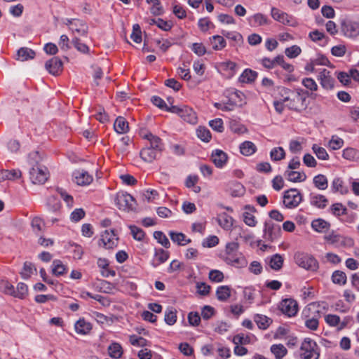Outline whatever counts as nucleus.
I'll return each mask as SVG.
<instances>
[{"label":"nucleus","mask_w":359,"mask_h":359,"mask_svg":"<svg viewBox=\"0 0 359 359\" xmlns=\"http://www.w3.org/2000/svg\"><path fill=\"white\" fill-rule=\"evenodd\" d=\"M115 202L119 210L130 211L135 209L134 198L126 192L117 193Z\"/></svg>","instance_id":"423d86ee"},{"label":"nucleus","mask_w":359,"mask_h":359,"mask_svg":"<svg viewBox=\"0 0 359 359\" xmlns=\"http://www.w3.org/2000/svg\"><path fill=\"white\" fill-rule=\"evenodd\" d=\"M271 15L275 20L283 25H287L290 26L294 25V20L292 16L289 15L286 13H284L276 8H272Z\"/></svg>","instance_id":"2eb2a0df"},{"label":"nucleus","mask_w":359,"mask_h":359,"mask_svg":"<svg viewBox=\"0 0 359 359\" xmlns=\"http://www.w3.org/2000/svg\"><path fill=\"white\" fill-rule=\"evenodd\" d=\"M302 201L301 193L296 189H291L285 191L283 204L287 208H294Z\"/></svg>","instance_id":"9d476101"},{"label":"nucleus","mask_w":359,"mask_h":359,"mask_svg":"<svg viewBox=\"0 0 359 359\" xmlns=\"http://www.w3.org/2000/svg\"><path fill=\"white\" fill-rule=\"evenodd\" d=\"M231 288L228 285H221L217 288L216 297L220 302H226L231 297Z\"/></svg>","instance_id":"cd10ccee"},{"label":"nucleus","mask_w":359,"mask_h":359,"mask_svg":"<svg viewBox=\"0 0 359 359\" xmlns=\"http://www.w3.org/2000/svg\"><path fill=\"white\" fill-rule=\"evenodd\" d=\"M321 86L326 90H331L334 86V79L332 77L330 72L326 69H322L318 76Z\"/></svg>","instance_id":"4468645a"},{"label":"nucleus","mask_w":359,"mask_h":359,"mask_svg":"<svg viewBox=\"0 0 359 359\" xmlns=\"http://www.w3.org/2000/svg\"><path fill=\"white\" fill-rule=\"evenodd\" d=\"M300 355L303 359H318L320 353L317 344L309 338H306L301 345Z\"/></svg>","instance_id":"7ed1b4c3"},{"label":"nucleus","mask_w":359,"mask_h":359,"mask_svg":"<svg viewBox=\"0 0 359 359\" xmlns=\"http://www.w3.org/2000/svg\"><path fill=\"white\" fill-rule=\"evenodd\" d=\"M331 211L334 215L339 217L341 215H346L347 209L341 203H337L332 205Z\"/></svg>","instance_id":"4d7b16f0"},{"label":"nucleus","mask_w":359,"mask_h":359,"mask_svg":"<svg viewBox=\"0 0 359 359\" xmlns=\"http://www.w3.org/2000/svg\"><path fill=\"white\" fill-rule=\"evenodd\" d=\"M52 272L54 275L58 276L66 273V267L59 259H55L52 264Z\"/></svg>","instance_id":"09e8293b"},{"label":"nucleus","mask_w":359,"mask_h":359,"mask_svg":"<svg viewBox=\"0 0 359 359\" xmlns=\"http://www.w3.org/2000/svg\"><path fill=\"white\" fill-rule=\"evenodd\" d=\"M302 50L299 46L293 45L287 48L285 50V55L290 58H295L300 55Z\"/></svg>","instance_id":"680f3d73"},{"label":"nucleus","mask_w":359,"mask_h":359,"mask_svg":"<svg viewBox=\"0 0 359 359\" xmlns=\"http://www.w3.org/2000/svg\"><path fill=\"white\" fill-rule=\"evenodd\" d=\"M312 149L318 158L324 161L329 158V155L325 148L314 144L312 147Z\"/></svg>","instance_id":"5fc2aeb1"},{"label":"nucleus","mask_w":359,"mask_h":359,"mask_svg":"<svg viewBox=\"0 0 359 359\" xmlns=\"http://www.w3.org/2000/svg\"><path fill=\"white\" fill-rule=\"evenodd\" d=\"M176 310L173 308L168 309L165 312V321L169 325H172L177 320Z\"/></svg>","instance_id":"3c124183"},{"label":"nucleus","mask_w":359,"mask_h":359,"mask_svg":"<svg viewBox=\"0 0 359 359\" xmlns=\"http://www.w3.org/2000/svg\"><path fill=\"white\" fill-rule=\"evenodd\" d=\"M74 327L78 334L84 335L90 332V323H86L84 319H79L75 323Z\"/></svg>","instance_id":"79ce46f5"},{"label":"nucleus","mask_w":359,"mask_h":359,"mask_svg":"<svg viewBox=\"0 0 359 359\" xmlns=\"http://www.w3.org/2000/svg\"><path fill=\"white\" fill-rule=\"evenodd\" d=\"M313 184L316 188L320 190H325L327 188L328 182L324 175L319 174L314 177Z\"/></svg>","instance_id":"a18cd8bd"},{"label":"nucleus","mask_w":359,"mask_h":359,"mask_svg":"<svg viewBox=\"0 0 359 359\" xmlns=\"http://www.w3.org/2000/svg\"><path fill=\"white\" fill-rule=\"evenodd\" d=\"M212 48L215 50H222L226 45V41L223 36L219 35L212 36L209 39Z\"/></svg>","instance_id":"2f4dec72"},{"label":"nucleus","mask_w":359,"mask_h":359,"mask_svg":"<svg viewBox=\"0 0 359 359\" xmlns=\"http://www.w3.org/2000/svg\"><path fill=\"white\" fill-rule=\"evenodd\" d=\"M169 258V252L163 249H156L155 251L154 258L152 262V265L154 267L159 266L164 263Z\"/></svg>","instance_id":"393cba45"},{"label":"nucleus","mask_w":359,"mask_h":359,"mask_svg":"<svg viewBox=\"0 0 359 359\" xmlns=\"http://www.w3.org/2000/svg\"><path fill=\"white\" fill-rule=\"evenodd\" d=\"M169 235L170 236L171 240L173 242L177 243L178 245H185L186 244L191 243V239H187L186 236L182 233H176L174 231H170L169 233Z\"/></svg>","instance_id":"4c0bfd02"},{"label":"nucleus","mask_w":359,"mask_h":359,"mask_svg":"<svg viewBox=\"0 0 359 359\" xmlns=\"http://www.w3.org/2000/svg\"><path fill=\"white\" fill-rule=\"evenodd\" d=\"M281 229L279 225L274 224L271 220L266 221L264 228V238L266 241H273L280 236Z\"/></svg>","instance_id":"9b49d317"},{"label":"nucleus","mask_w":359,"mask_h":359,"mask_svg":"<svg viewBox=\"0 0 359 359\" xmlns=\"http://www.w3.org/2000/svg\"><path fill=\"white\" fill-rule=\"evenodd\" d=\"M239 243L236 241L229 242L226 244L224 262L232 266L237 268L245 267L247 265V260L244 256L238 252Z\"/></svg>","instance_id":"f257e3e1"},{"label":"nucleus","mask_w":359,"mask_h":359,"mask_svg":"<svg viewBox=\"0 0 359 359\" xmlns=\"http://www.w3.org/2000/svg\"><path fill=\"white\" fill-rule=\"evenodd\" d=\"M271 159L273 161H278L285 158V152L283 147H274L270 151Z\"/></svg>","instance_id":"49530a36"},{"label":"nucleus","mask_w":359,"mask_h":359,"mask_svg":"<svg viewBox=\"0 0 359 359\" xmlns=\"http://www.w3.org/2000/svg\"><path fill=\"white\" fill-rule=\"evenodd\" d=\"M303 315L307 318L305 320V326L311 330H316L318 327L320 311H318V304L311 303L309 304L303 311Z\"/></svg>","instance_id":"f03ea898"},{"label":"nucleus","mask_w":359,"mask_h":359,"mask_svg":"<svg viewBox=\"0 0 359 359\" xmlns=\"http://www.w3.org/2000/svg\"><path fill=\"white\" fill-rule=\"evenodd\" d=\"M154 236L163 247L166 248L170 247V241L163 232L155 231L154 233Z\"/></svg>","instance_id":"052dcab7"},{"label":"nucleus","mask_w":359,"mask_h":359,"mask_svg":"<svg viewBox=\"0 0 359 359\" xmlns=\"http://www.w3.org/2000/svg\"><path fill=\"white\" fill-rule=\"evenodd\" d=\"M211 158L217 168H222L226 165L228 156L224 151L216 149L212 151Z\"/></svg>","instance_id":"a211bd4d"},{"label":"nucleus","mask_w":359,"mask_h":359,"mask_svg":"<svg viewBox=\"0 0 359 359\" xmlns=\"http://www.w3.org/2000/svg\"><path fill=\"white\" fill-rule=\"evenodd\" d=\"M341 31L348 38H354L359 34L357 25L352 22H343L341 24Z\"/></svg>","instance_id":"412c9836"},{"label":"nucleus","mask_w":359,"mask_h":359,"mask_svg":"<svg viewBox=\"0 0 359 359\" xmlns=\"http://www.w3.org/2000/svg\"><path fill=\"white\" fill-rule=\"evenodd\" d=\"M35 56V52L27 47L20 48L17 53V60L26 61L33 59Z\"/></svg>","instance_id":"7c9ffc66"},{"label":"nucleus","mask_w":359,"mask_h":359,"mask_svg":"<svg viewBox=\"0 0 359 359\" xmlns=\"http://www.w3.org/2000/svg\"><path fill=\"white\" fill-rule=\"evenodd\" d=\"M252 26H262L269 23L268 18L262 13H256L249 18Z\"/></svg>","instance_id":"c9c22d12"},{"label":"nucleus","mask_w":359,"mask_h":359,"mask_svg":"<svg viewBox=\"0 0 359 359\" xmlns=\"http://www.w3.org/2000/svg\"><path fill=\"white\" fill-rule=\"evenodd\" d=\"M257 73L249 69H246L240 76L238 80L241 83H250L255 80Z\"/></svg>","instance_id":"a19ab883"},{"label":"nucleus","mask_w":359,"mask_h":359,"mask_svg":"<svg viewBox=\"0 0 359 359\" xmlns=\"http://www.w3.org/2000/svg\"><path fill=\"white\" fill-rule=\"evenodd\" d=\"M29 176L33 184H43L48 179L49 172L45 165L34 166L30 168Z\"/></svg>","instance_id":"6e6552de"},{"label":"nucleus","mask_w":359,"mask_h":359,"mask_svg":"<svg viewBox=\"0 0 359 359\" xmlns=\"http://www.w3.org/2000/svg\"><path fill=\"white\" fill-rule=\"evenodd\" d=\"M3 292L18 299H25L28 294V287L24 283H19L16 289L8 281H2Z\"/></svg>","instance_id":"20e7f679"},{"label":"nucleus","mask_w":359,"mask_h":359,"mask_svg":"<svg viewBox=\"0 0 359 359\" xmlns=\"http://www.w3.org/2000/svg\"><path fill=\"white\" fill-rule=\"evenodd\" d=\"M287 180L292 182H302L306 180V175L304 172L286 170L284 173Z\"/></svg>","instance_id":"a878e982"},{"label":"nucleus","mask_w":359,"mask_h":359,"mask_svg":"<svg viewBox=\"0 0 359 359\" xmlns=\"http://www.w3.org/2000/svg\"><path fill=\"white\" fill-rule=\"evenodd\" d=\"M88 25L80 20H72L69 21V29L79 34L86 35L88 33Z\"/></svg>","instance_id":"5701e85b"},{"label":"nucleus","mask_w":359,"mask_h":359,"mask_svg":"<svg viewBox=\"0 0 359 359\" xmlns=\"http://www.w3.org/2000/svg\"><path fill=\"white\" fill-rule=\"evenodd\" d=\"M311 227L317 232L323 233L330 229V224L323 219H317L311 222Z\"/></svg>","instance_id":"c756f323"},{"label":"nucleus","mask_w":359,"mask_h":359,"mask_svg":"<svg viewBox=\"0 0 359 359\" xmlns=\"http://www.w3.org/2000/svg\"><path fill=\"white\" fill-rule=\"evenodd\" d=\"M170 112L178 114L184 121L195 124L197 123V116L194 110L187 106H171Z\"/></svg>","instance_id":"0eeeda50"},{"label":"nucleus","mask_w":359,"mask_h":359,"mask_svg":"<svg viewBox=\"0 0 359 359\" xmlns=\"http://www.w3.org/2000/svg\"><path fill=\"white\" fill-rule=\"evenodd\" d=\"M196 134L198 137L203 142H208L211 139L210 132L205 127H198L196 130Z\"/></svg>","instance_id":"603ef678"},{"label":"nucleus","mask_w":359,"mask_h":359,"mask_svg":"<svg viewBox=\"0 0 359 359\" xmlns=\"http://www.w3.org/2000/svg\"><path fill=\"white\" fill-rule=\"evenodd\" d=\"M72 177L74 178V181L78 184V185H87L90 182H88L90 175L87 171H85L83 170H75L73 174Z\"/></svg>","instance_id":"4be33fe9"},{"label":"nucleus","mask_w":359,"mask_h":359,"mask_svg":"<svg viewBox=\"0 0 359 359\" xmlns=\"http://www.w3.org/2000/svg\"><path fill=\"white\" fill-rule=\"evenodd\" d=\"M22 172L20 170L14 169L11 170H3L0 172V182L5 180H15L21 177Z\"/></svg>","instance_id":"b1692460"},{"label":"nucleus","mask_w":359,"mask_h":359,"mask_svg":"<svg viewBox=\"0 0 359 359\" xmlns=\"http://www.w3.org/2000/svg\"><path fill=\"white\" fill-rule=\"evenodd\" d=\"M280 310L288 317L294 316L298 311V304L293 299H285L280 304Z\"/></svg>","instance_id":"ddd939ff"},{"label":"nucleus","mask_w":359,"mask_h":359,"mask_svg":"<svg viewBox=\"0 0 359 359\" xmlns=\"http://www.w3.org/2000/svg\"><path fill=\"white\" fill-rule=\"evenodd\" d=\"M161 153L156 149L147 146L140 151L142 159L146 162L151 163L161 156Z\"/></svg>","instance_id":"aec40b11"},{"label":"nucleus","mask_w":359,"mask_h":359,"mask_svg":"<svg viewBox=\"0 0 359 359\" xmlns=\"http://www.w3.org/2000/svg\"><path fill=\"white\" fill-rule=\"evenodd\" d=\"M118 237L114 229L105 230L100 236L99 245L106 249H112L117 246Z\"/></svg>","instance_id":"1a4fd4ad"},{"label":"nucleus","mask_w":359,"mask_h":359,"mask_svg":"<svg viewBox=\"0 0 359 359\" xmlns=\"http://www.w3.org/2000/svg\"><path fill=\"white\" fill-rule=\"evenodd\" d=\"M271 351L276 359H282L287 353V348L281 344L272 345Z\"/></svg>","instance_id":"ea45409f"},{"label":"nucleus","mask_w":359,"mask_h":359,"mask_svg":"<svg viewBox=\"0 0 359 359\" xmlns=\"http://www.w3.org/2000/svg\"><path fill=\"white\" fill-rule=\"evenodd\" d=\"M233 218L226 213H222L218 217V223L221 227L229 229L233 225Z\"/></svg>","instance_id":"c03bdc74"},{"label":"nucleus","mask_w":359,"mask_h":359,"mask_svg":"<svg viewBox=\"0 0 359 359\" xmlns=\"http://www.w3.org/2000/svg\"><path fill=\"white\" fill-rule=\"evenodd\" d=\"M254 320L257 323L258 327L262 330H266L272 323V320L270 318L261 314L255 315Z\"/></svg>","instance_id":"72a5a7b5"},{"label":"nucleus","mask_w":359,"mask_h":359,"mask_svg":"<svg viewBox=\"0 0 359 359\" xmlns=\"http://www.w3.org/2000/svg\"><path fill=\"white\" fill-rule=\"evenodd\" d=\"M332 282L340 285H345L346 283V275L341 271H335L332 276Z\"/></svg>","instance_id":"8fccbe9b"},{"label":"nucleus","mask_w":359,"mask_h":359,"mask_svg":"<svg viewBox=\"0 0 359 359\" xmlns=\"http://www.w3.org/2000/svg\"><path fill=\"white\" fill-rule=\"evenodd\" d=\"M327 199L323 195L316 194L311 196V204L318 208H325L327 206Z\"/></svg>","instance_id":"473e14b6"},{"label":"nucleus","mask_w":359,"mask_h":359,"mask_svg":"<svg viewBox=\"0 0 359 359\" xmlns=\"http://www.w3.org/2000/svg\"><path fill=\"white\" fill-rule=\"evenodd\" d=\"M151 102L161 109H163L170 112V107H168L165 101L158 96H153L151 97Z\"/></svg>","instance_id":"0e129e2a"},{"label":"nucleus","mask_w":359,"mask_h":359,"mask_svg":"<svg viewBox=\"0 0 359 359\" xmlns=\"http://www.w3.org/2000/svg\"><path fill=\"white\" fill-rule=\"evenodd\" d=\"M42 158L39 151H34L29 155V164L31 167L43 165L41 163Z\"/></svg>","instance_id":"864d4df0"},{"label":"nucleus","mask_w":359,"mask_h":359,"mask_svg":"<svg viewBox=\"0 0 359 359\" xmlns=\"http://www.w3.org/2000/svg\"><path fill=\"white\" fill-rule=\"evenodd\" d=\"M62 62L57 57H53L45 64L46 69L53 75H57L62 71Z\"/></svg>","instance_id":"dca6fc26"},{"label":"nucleus","mask_w":359,"mask_h":359,"mask_svg":"<svg viewBox=\"0 0 359 359\" xmlns=\"http://www.w3.org/2000/svg\"><path fill=\"white\" fill-rule=\"evenodd\" d=\"M36 269L34 265L29 262H25L23 265V268L20 272L21 277L23 279H28L31 277L34 271H36Z\"/></svg>","instance_id":"37998d69"},{"label":"nucleus","mask_w":359,"mask_h":359,"mask_svg":"<svg viewBox=\"0 0 359 359\" xmlns=\"http://www.w3.org/2000/svg\"><path fill=\"white\" fill-rule=\"evenodd\" d=\"M306 97L303 96L298 90L297 93H292L290 101L285 104V107L294 111H301L306 107Z\"/></svg>","instance_id":"f8f14e48"},{"label":"nucleus","mask_w":359,"mask_h":359,"mask_svg":"<svg viewBox=\"0 0 359 359\" xmlns=\"http://www.w3.org/2000/svg\"><path fill=\"white\" fill-rule=\"evenodd\" d=\"M341 235L336 233L334 231L330 232V233L325 235L324 236V239L331 245H334L336 247H339V243L340 241Z\"/></svg>","instance_id":"6e6d98bb"},{"label":"nucleus","mask_w":359,"mask_h":359,"mask_svg":"<svg viewBox=\"0 0 359 359\" xmlns=\"http://www.w3.org/2000/svg\"><path fill=\"white\" fill-rule=\"evenodd\" d=\"M108 353L112 358H120L123 354L121 346L116 342L111 344L108 347Z\"/></svg>","instance_id":"e433bc0d"},{"label":"nucleus","mask_w":359,"mask_h":359,"mask_svg":"<svg viewBox=\"0 0 359 359\" xmlns=\"http://www.w3.org/2000/svg\"><path fill=\"white\" fill-rule=\"evenodd\" d=\"M130 342L133 346L144 347L147 345V341L142 337L132 335L130 337Z\"/></svg>","instance_id":"338daca9"},{"label":"nucleus","mask_w":359,"mask_h":359,"mask_svg":"<svg viewBox=\"0 0 359 359\" xmlns=\"http://www.w3.org/2000/svg\"><path fill=\"white\" fill-rule=\"evenodd\" d=\"M142 136L144 139H146L149 142V145H148L149 147L153 148L161 153L162 152L164 145L160 137L153 135L150 132L142 134Z\"/></svg>","instance_id":"f3484780"},{"label":"nucleus","mask_w":359,"mask_h":359,"mask_svg":"<svg viewBox=\"0 0 359 359\" xmlns=\"http://www.w3.org/2000/svg\"><path fill=\"white\" fill-rule=\"evenodd\" d=\"M114 128L119 134H124L128 131V123L122 116H118L114 121Z\"/></svg>","instance_id":"c85d7f7f"},{"label":"nucleus","mask_w":359,"mask_h":359,"mask_svg":"<svg viewBox=\"0 0 359 359\" xmlns=\"http://www.w3.org/2000/svg\"><path fill=\"white\" fill-rule=\"evenodd\" d=\"M85 211L82 208L75 209L70 215V219L74 222L80 221L85 217Z\"/></svg>","instance_id":"774afa93"},{"label":"nucleus","mask_w":359,"mask_h":359,"mask_svg":"<svg viewBox=\"0 0 359 359\" xmlns=\"http://www.w3.org/2000/svg\"><path fill=\"white\" fill-rule=\"evenodd\" d=\"M97 267L100 269V273L103 277L108 278L109 276L114 277L116 275V271L109 269V262L105 258H98L97 261Z\"/></svg>","instance_id":"6ab92c4d"},{"label":"nucleus","mask_w":359,"mask_h":359,"mask_svg":"<svg viewBox=\"0 0 359 359\" xmlns=\"http://www.w3.org/2000/svg\"><path fill=\"white\" fill-rule=\"evenodd\" d=\"M344 145V140L334 135L332 137L331 140L328 142V146L332 149V150H337L341 148Z\"/></svg>","instance_id":"13d9d810"},{"label":"nucleus","mask_w":359,"mask_h":359,"mask_svg":"<svg viewBox=\"0 0 359 359\" xmlns=\"http://www.w3.org/2000/svg\"><path fill=\"white\" fill-rule=\"evenodd\" d=\"M222 34L227 39L235 41L236 43H240L243 42V36L241 34L238 32L223 31Z\"/></svg>","instance_id":"bf43d9fd"},{"label":"nucleus","mask_w":359,"mask_h":359,"mask_svg":"<svg viewBox=\"0 0 359 359\" xmlns=\"http://www.w3.org/2000/svg\"><path fill=\"white\" fill-rule=\"evenodd\" d=\"M294 259L298 266L306 270L315 271L318 269V261L309 255L297 252L294 255Z\"/></svg>","instance_id":"39448f33"},{"label":"nucleus","mask_w":359,"mask_h":359,"mask_svg":"<svg viewBox=\"0 0 359 359\" xmlns=\"http://www.w3.org/2000/svg\"><path fill=\"white\" fill-rule=\"evenodd\" d=\"M256 146L250 141L243 142L240 146L241 153L245 156H250L256 151Z\"/></svg>","instance_id":"58836bf2"},{"label":"nucleus","mask_w":359,"mask_h":359,"mask_svg":"<svg viewBox=\"0 0 359 359\" xmlns=\"http://www.w3.org/2000/svg\"><path fill=\"white\" fill-rule=\"evenodd\" d=\"M283 257L279 254L271 256L269 261L270 267L274 271H279L283 265Z\"/></svg>","instance_id":"f704fd0d"},{"label":"nucleus","mask_w":359,"mask_h":359,"mask_svg":"<svg viewBox=\"0 0 359 359\" xmlns=\"http://www.w3.org/2000/svg\"><path fill=\"white\" fill-rule=\"evenodd\" d=\"M130 38L135 43H140L142 41V32L140 27L138 24H135L133 27V32L130 35Z\"/></svg>","instance_id":"e2e57ef3"},{"label":"nucleus","mask_w":359,"mask_h":359,"mask_svg":"<svg viewBox=\"0 0 359 359\" xmlns=\"http://www.w3.org/2000/svg\"><path fill=\"white\" fill-rule=\"evenodd\" d=\"M332 189L334 192H340L346 194L348 192L347 187L344 186V182L340 178H335L332 183Z\"/></svg>","instance_id":"de8ad7c7"},{"label":"nucleus","mask_w":359,"mask_h":359,"mask_svg":"<svg viewBox=\"0 0 359 359\" xmlns=\"http://www.w3.org/2000/svg\"><path fill=\"white\" fill-rule=\"evenodd\" d=\"M245 211L243 213V221L244 222L249 226L253 227L257 224V221L255 219V217L253 215L252 212H255V208L251 207L250 205H246L245 207Z\"/></svg>","instance_id":"bb28decb"},{"label":"nucleus","mask_w":359,"mask_h":359,"mask_svg":"<svg viewBox=\"0 0 359 359\" xmlns=\"http://www.w3.org/2000/svg\"><path fill=\"white\" fill-rule=\"evenodd\" d=\"M219 243V238L216 236H210L203 240L202 245L204 248H213Z\"/></svg>","instance_id":"69168bd1"}]
</instances>
